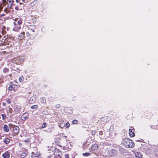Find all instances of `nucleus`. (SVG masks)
<instances>
[{
  "mask_svg": "<svg viewBox=\"0 0 158 158\" xmlns=\"http://www.w3.org/2000/svg\"><path fill=\"white\" fill-rule=\"evenodd\" d=\"M3 129L6 132H8L9 131V129L8 126L6 125H5L4 126Z\"/></svg>",
  "mask_w": 158,
  "mask_h": 158,
  "instance_id": "2eb2a0df",
  "label": "nucleus"
},
{
  "mask_svg": "<svg viewBox=\"0 0 158 158\" xmlns=\"http://www.w3.org/2000/svg\"><path fill=\"white\" fill-rule=\"evenodd\" d=\"M65 126V124L64 121H62V122L60 123V124L59 125V127L61 128H63Z\"/></svg>",
  "mask_w": 158,
  "mask_h": 158,
  "instance_id": "f3484780",
  "label": "nucleus"
},
{
  "mask_svg": "<svg viewBox=\"0 0 158 158\" xmlns=\"http://www.w3.org/2000/svg\"><path fill=\"white\" fill-rule=\"evenodd\" d=\"M46 127V123H44L41 127V128H45Z\"/></svg>",
  "mask_w": 158,
  "mask_h": 158,
  "instance_id": "bb28decb",
  "label": "nucleus"
},
{
  "mask_svg": "<svg viewBox=\"0 0 158 158\" xmlns=\"http://www.w3.org/2000/svg\"><path fill=\"white\" fill-rule=\"evenodd\" d=\"M2 16H4V15H5V14H2Z\"/></svg>",
  "mask_w": 158,
  "mask_h": 158,
  "instance_id": "ea45409f",
  "label": "nucleus"
},
{
  "mask_svg": "<svg viewBox=\"0 0 158 158\" xmlns=\"http://www.w3.org/2000/svg\"><path fill=\"white\" fill-rule=\"evenodd\" d=\"M60 104H56V108H59L60 107Z\"/></svg>",
  "mask_w": 158,
  "mask_h": 158,
  "instance_id": "2f4dec72",
  "label": "nucleus"
},
{
  "mask_svg": "<svg viewBox=\"0 0 158 158\" xmlns=\"http://www.w3.org/2000/svg\"><path fill=\"white\" fill-rule=\"evenodd\" d=\"M39 154H34V153H32L31 158H39Z\"/></svg>",
  "mask_w": 158,
  "mask_h": 158,
  "instance_id": "4468645a",
  "label": "nucleus"
},
{
  "mask_svg": "<svg viewBox=\"0 0 158 158\" xmlns=\"http://www.w3.org/2000/svg\"><path fill=\"white\" fill-rule=\"evenodd\" d=\"M3 141L5 143L7 144L9 143L10 142V140L8 138H6L3 139Z\"/></svg>",
  "mask_w": 158,
  "mask_h": 158,
  "instance_id": "dca6fc26",
  "label": "nucleus"
},
{
  "mask_svg": "<svg viewBox=\"0 0 158 158\" xmlns=\"http://www.w3.org/2000/svg\"><path fill=\"white\" fill-rule=\"evenodd\" d=\"M2 116L3 119H5L6 118V116L5 114H2Z\"/></svg>",
  "mask_w": 158,
  "mask_h": 158,
  "instance_id": "c85d7f7f",
  "label": "nucleus"
},
{
  "mask_svg": "<svg viewBox=\"0 0 158 158\" xmlns=\"http://www.w3.org/2000/svg\"><path fill=\"white\" fill-rule=\"evenodd\" d=\"M24 80V78L23 77L21 76L19 77V80L20 82H23Z\"/></svg>",
  "mask_w": 158,
  "mask_h": 158,
  "instance_id": "b1692460",
  "label": "nucleus"
},
{
  "mask_svg": "<svg viewBox=\"0 0 158 158\" xmlns=\"http://www.w3.org/2000/svg\"><path fill=\"white\" fill-rule=\"evenodd\" d=\"M24 33L23 32H21L19 35V37L20 38V39L24 37Z\"/></svg>",
  "mask_w": 158,
  "mask_h": 158,
  "instance_id": "4be33fe9",
  "label": "nucleus"
},
{
  "mask_svg": "<svg viewBox=\"0 0 158 158\" xmlns=\"http://www.w3.org/2000/svg\"><path fill=\"white\" fill-rule=\"evenodd\" d=\"M135 156L136 158H142V156L140 152H136L135 153Z\"/></svg>",
  "mask_w": 158,
  "mask_h": 158,
  "instance_id": "9d476101",
  "label": "nucleus"
},
{
  "mask_svg": "<svg viewBox=\"0 0 158 158\" xmlns=\"http://www.w3.org/2000/svg\"><path fill=\"white\" fill-rule=\"evenodd\" d=\"M13 0H2V3L1 5L6 7L4 10V11L6 12V13H7L9 11V10L7 8L9 9L11 8L13 4Z\"/></svg>",
  "mask_w": 158,
  "mask_h": 158,
  "instance_id": "f257e3e1",
  "label": "nucleus"
},
{
  "mask_svg": "<svg viewBox=\"0 0 158 158\" xmlns=\"http://www.w3.org/2000/svg\"><path fill=\"white\" fill-rule=\"evenodd\" d=\"M14 23L15 25V27L13 28L14 30L17 31L21 29L19 25L22 23V19L19 18L15 19Z\"/></svg>",
  "mask_w": 158,
  "mask_h": 158,
  "instance_id": "7ed1b4c3",
  "label": "nucleus"
},
{
  "mask_svg": "<svg viewBox=\"0 0 158 158\" xmlns=\"http://www.w3.org/2000/svg\"><path fill=\"white\" fill-rule=\"evenodd\" d=\"M77 120H74L73 121L72 124H76L77 123Z\"/></svg>",
  "mask_w": 158,
  "mask_h": 158,
  "instance_id": "cd10ccee",
  "label": "nucleus"
},
{
  "mask_svg": "<svg viewBox=\"0 0 158 158\" xmlns=\"http://www.w3.org/2000/svg\"><path fill=\"white\" fill-rule=\"evenodd\" d=\"M16 61V63L17 64H20L23 61V59L22 58L20 57L18 58Z\"/></svg>",
  "mask_w": 158,
  "mask_h": 158,
  "instance_id": "1a4fd4ad",
  "label": "nucleus"
},
{
  "mask_svg": "<svg viewBox=\"0 0 158 158\" xmlns=\"http://www.w3.org/2000/svg\"><path fill=\"white\" fill-rule=\"evenodd\" d=\"M83 155L84 156H89L90 155V153H85L83 154Z\"/></svg>",
  "mask_w": 158,
  "mask_h": 158,
  "instance_id": "a878e982",
  "label": "nucleus"
},
{
  "mask_svg": "<svg viewBox=\"0 0 158 158\" xmlns=\"http://www.w3.org/2000/svg\"><path fill=\"white\" fill-rule=\"evenodd\" d=\"M65 126L67 128H68L70 126V124L68 122H67L65 124Z\"/></svg>",
  "mask_w": 158,
  "mask_h": 158,
  "instance_id": "393cba45",
  "label": "nucleus"
},
{
  "mask_svg": "<svg viewBox=\"0 0 158 158\" xmlns=\"http://www.w3.org/2000/svg\"><path fill=\"white\" fill-rule=\"evenodd\" d=\"M60 153L61 152L60 150L57 148L55 149L54 152L55 155L60 156Z\"/></svg>",
  "mask_w": 158,
  "mask_h": 158,
  "instance_id": "6e6552de",
  "label": "nucleus"
},
{
  "mask_svg": "<svg viewBox=\"0 0 158 158\" xmlns=\"http://www.w3.org/2000/svg\"><path fill=\"white\" fill-rule=\"evenodd\" d=\"M21 108L19 106H16L15 107L14 109V111L16 113H18L19 111Z\"/></svg>",
  "mask_w": 158,
  "mask_h": 158,
  "instance_id": "ddd939ff",
  "label": "nucleus"
},
{
  "mask_svg": "<svg viewBox=\"0 0 158 158\" xmlns=\"http://www.w3.org/2000/svg\"><path fill=\"white\" fill-rule=\"evenodd\" d=\"M24 6V4L21 3L18 4L15 7V10H22Z\"/></svg>",
  "mask_w": 158,
  "mask_h": 158,
  "instance_id": "423d86ee",
  "label": "nucleus"
},
{
  "mask_svg": "<svg viewBox=\"0 0 158 158\" xmlns=\"http://www.w3.org/2000/svg\"><path fill=\"white\" fill-rule=\"evenodd\" d=\"M123 144L126 147L131 148L133 147L134 144L132 140L129 138H125L123 139Z\"/></svg>",
  "mask_w": 158,
  "mask_h": 158,
  "instance_id": "f03ea898",
  "label": "nucleus"
},
{
  "mask_svg": "<svg viewBox=\"0 0 158 158\" xmlns=\"http://www.w3.org/2000/svg\"><path fill=\"white\" fill-rule=\"evenodd\" d=\"M8 70V69H4V71H5L6 72H7Z\"/></svg>",
  "mask_w": 158,
  "mask_h": 158,
  "instance_id": "c9c22d12",
  "label": "nucleus"
},
{
  "mask_svg": "<svg viewBox=\"0 0 158 158\" xmlns=\"http://www.w3.org/2000/svg\"><path fill=\"white\" fill-rule=\"evenodd\" d=\"M1 36L0 35V37Z\"/></svg>",
  "mask_w": 158,
  "mask_h": 158,
  "instance_id": "79ce46f5",
  "label": "nucleus"
},
{
  "mask_svg": "<svg viewBox=\"0 0 158 158\" xmlns=\"http://www.w3.org/2000/svg\"><path fill=\"white\" fill-rule=\"evenodd\" d=\"M27 154L25 152L22 153L21 155V157L22 158H25L27 156Z\"/></svg>",
  "mask_w": 158,
  "mask_h": 158,
  "instance_id": "aec40b11",
  "label": "nucleus"
},
{
  "mask_svg": "<svg viewBox=\"0 0 158 158\" xmlns=\"http://www.w3.org/2000/svg\"><path fill=\"white\" fill-rule=\"evenodd\" d=\"M2 105H3V106H5L6 105V103H4L3 102L2 103Z\"/></svg>",
  "mask_w": 158,
  "mask_h": 158,
  "instance_id": "e433bc0d",
  "label": "nucleus"
},
{
  "mask_svg": "<svg viewBox=\"0 0 158 158\" xmlns=\"http://www.w3.org/2000/svg\"><path fill=\"white\" fill-rule=\"evenodd\" d=\"M25 142H28V140H25Z\"/></svg>",
  "mask_w": 158,
  "mask_h": 158,
  "instance_id": "a19ab883",
  "label": "nucleus"
},
{
  "mask_svg": "<svg viewBox=\"0 0 158 158\" xmlns=\"http://www.w3.org/2000/svg\"><path fill=\"white\" fill-rule=\"evenodd\" d=\"M10 156V152L6 151L2 154V156L4 158H9Z\"/></svg>",
  "mask_w": 158,
  "mask_h": 158,
  "instance_id": "0eeeda50",
  "label": "nucleus"
},
{
  "mask_svg": "<svg viewBox=\"0 0 158 158\" xmlns=\"http://www.w3.org/2000/svg\"><path fill=\"white\" fill-rule=\"evenodd\" d=\"M38 107V106L37 105H34L31 106V108L33 109H35L37 108Z\"/></svg>",
  "mask_w": 158,
  "mask_h": 158,
  "instance_id": "5701e85b",
  "label": "nucleus"
},
{
  "mask_svg": "<svg viewBox=\"0 0 158 158\" xmlns=\"http://www.w3.org/2000/svg\"><path fill=\"white\" fill-rule=\"evenodd\" d=\"M10 126L13 129V132L15 134H17L18 133L19 131V128L18 127L12 124H10Z\"/></svg>",
  "mask_w": 158,
  "mask_h": 158,
  "instance_id": "20e7f679",
  "label": "nucleus"
},
{
  "mask_svg": "<svg viewBox=\"0 0 158 158\" xmlns=\"http://www.w3.org/2000/svg\"><path fill=\"white\" fill-rule=\"evenodd\" d=\"M129 136L131 137H134L135 136V134L134 132L132 131V129H129Z\"/></svg>",
  "mask_w": 158,
  "mask_h": 158,
  "instance_id": "9b49d317",
  "label": "nucleus"
},
{
  "mask_svg": "<svg viewBox=\"0 0 158 158\" xmlns=\"http://www.w3.org/2000/svg\"><path fill=\"white\" fill-rule=\"evenodd\" d=\"M32 20L33 23H35L36 22V19L35 18L32 19Z\"/></svg>",
  "mask_w": 158,
  "mask_h": 158,
  "instance_id": "c756f323",
  "label": "nucleus"
},
{
  "mask_svg": "<svg viewBox=\"0 0 158 158\" xmlns=\"http://www.w3.org/2000/svg\"><path fill=\"white\" fill-rule=\"evenodd\" d=\"M65 158H69V156L68 154H65L64 155Z\"/></svg>",
  "mask_w": 158,
  "mask_h": 158,
  "instance_id": "473e14b6",
  "label": "nucleus"
},
{
  "mask_svg": "<svg viewBox=\"0 0 158 158\" xmlns=\"http://www.w3.org/2000/svg\"><path fill=\"white\" fill-rule=\"evenodd\" d=\"M22 118L23 120L25 119L26 118V117L24 115H23L22 116Z\"/></svg>",
  "mask_w": 158,
  "mask_h": 158,
  "instance_id": "7c9ffc66",
  "label": "nucleus"
},
{
  "mask_svg": "<svg viewBox=\"0 0 158 158\" xmlns=\"http://www.w3.org/2000/svg\"><path fill=\"white\" fill-rule=\"evenodd\" d=\"M19 146H22V144H21V143H19Z\"/></svg>",
  "mask_w": 158,
  "mask_h": 158,
  "instance_id": "58836bf2",
  "label": "nucleus"
},
{
  "mask_svg": "<svg viewBox=\"0 0 158 158\" xmlns=\"http://www.w3.org/2000/svg\"><path fill=\"white\" fill-rule=\"evenodd\" d=\"M7 102L8 103H10V101H9V100H8V101H7Z\"/></svg>",
  "mask_w": 158,
  "mask_h": 158,
  "instance_id": "4c0bfd02",
  "label": "nucleus"
},
{
  "mask_svg": "<svg viewBox=\"0 0 158 158\" xmlns=\"http://www.w3.org/2000/svg\"><path fill=\"white\" fill-rule=\"evenodd\" d=\"M41 102L43 103H46V98L44 97H43L41 98Z\"/></svg>",
  "mask_w": 158,
  "mask_h": 158,
  "instance_id": "6ab92c4d",
  "label": "nucleus"
},
{
  "mask_svg": "<svg viewBox=\"0 0 158 158\" xmlns=\"http://www.w3.org/2000/svg\"><path fill=\"white\" fill-rule=\"evenodd\" d=\"M12 110L11 108H9L7 110V112L8 114L10 113L11 114L12 113Z\"/></svg>",
  "mask_w": 158,
  "mask_h": 158,
  "instance_id": "412c9836",
  "label": "nucleus"
},
{
  "mask_svg": "<svg viewBox=\"0 0 158 158\" xmlns=\"http://www.w3.org/2000/svg\"><path fill=\"white\" fill-rule=\"evenodd\" d=\"M15 1L16 2L18 3L20 2V0H15Z\"/></svg>",
  "mask_w": 158,
  "mask_h": 158,
  "instance_id": "f704fd0d",
  "label": "nucleus"
},
{
  "mask_svg": "<svg viewBox=\"0 0 158 158\" xmlns=\"http://www.w3.org/2000/svg\"><path fill=\"white\" fill-rule=\"evenodd\" d=\"M98 147V145L97 144H93L91 148V150H94L97 149Z\"/></svg>",
  "mask_w": 158,
  "mask_h": 158,
  "instance_id": "f8f14e48",
  "label": "nucleus"
},
{
  "mask_svg": "<svg viewBox=\"0 0 158 158\" xmlns=\"http://www.w3.org/2000/svg\"><path fill=\"white\" fill-rule=\"evenodd\" d=\"M63 137L66 140V141H69V140L67 139H66V138H67V136H63Z\"/></svg>",
  "mask_w": 158,
  "mask_h": 158,
  "instance_id": "72a5a7b5",
  "label": "nucleus"
},
{
  "mask_svg": "<svg viewBox=\"0 0 158 158\" xmlns=\"http://www.w3.org/2000/svg\"><path fill=\"white\" fill-rule=\"evenodd\" d=\"M112 152L113 153V154H110L111 156H114V155H115L116 154V152L115 150H112L111 151L110 153H111Z\"/></svg>",
  "mask_w": 158,
  "mask_h": 158,
  "instance_id": "a211bd4d",
  "label": "nucleus"
},
{
  "mask_svg": "<svg viewBox=\"0 0 158 158\" xmlns=\"http://www.w3.org/2000/svg\"><path fill=\"white\" fill-rule=\"evenodd\" d=\"M18 88V86L13 84H11L10 85L8 89L9 90L15 91L17 90Z\"/></svg>",
  "mask_w": 158,
  "mask_h": 158,
  "instance_id": "39448f33",
  "label": "nucleus"
}]
</instances>
